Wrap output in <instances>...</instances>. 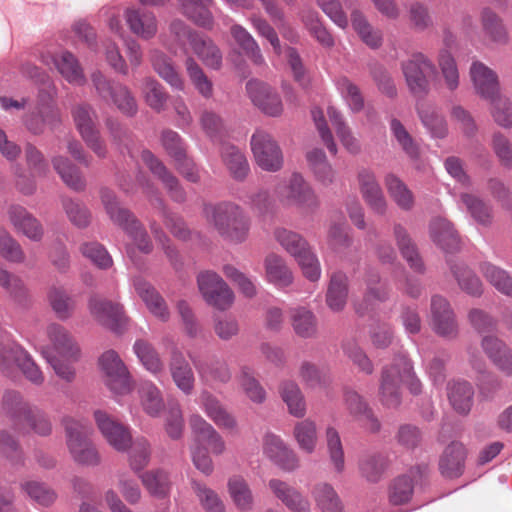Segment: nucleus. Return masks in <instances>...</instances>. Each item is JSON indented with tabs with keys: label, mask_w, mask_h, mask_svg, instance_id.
I'll list each match as a JSON object with an SVG mask.
<instances>
[{
	"label": "nucleus",
	"mask_w": 512,
	"mask_h": 512,
	"mask_svg": "<svg viewBox=\"0 0 512 512\" xmlns=\"http://www.w3.org/2000/svg\"><path fill=\"white\" fill-rule=\"evenodd\" d=\"M203 215L225 241L240 244L248 238L250 219L239 205L232 202L207 204L203 208Z\"/></svg>",
	"instance_id": "f257e3e1"
},
{
	"label": "nucleus",
	"mask_w": 512,
	"mask_h": 512,
	"mask_svg": "<svg viewBox=\"0 0 512 512\" xmlns=\"http://www.w3.org/2000/svg\"><path fill=\"white\" fill-rule=\"evenodd\" d=\"M3 409L19 432H33L39 436H48L52 432L48 415L39 407L26 402L17 391L8 390L4 393Z\"/></svg>",
	"instance_id": "f03ea898"
},
{
	"label": "nucleus",
	"mask_w": 512,
	"mask_h": 512,
	"mask_svg": "<svg viewBox=\"0 0 512 512\" xmlns=\"http://www.w3.org/2000/svg\"><path fill=\"white\" fill-rule=\"evenodd\" d=\"M404 383L413 394L422 391L421 381L416 376L411 361L401 356L392 365L384 367L380 382V400L388 408H395L401 402L400 384Z\"/></svg>",
	"instance_id": "7ed1b4c3"
},
{
	"label": "nucleus",
	"mask_w": 512,
	"mask_h": 512,
	"mask_svg": "<svg viewBox=\"0 0 512 512\" xmlns=\"http://www.w3.org/2000/svg\"><path fill=\"white\" fill-rule=\"evenodd\" d=\"M100 197L110 220L126 232L140 252L144 254L151 253L153 245L150 237L133 212L122 207L115 193L107 188L101 189Z\"/></svg>",
	"instance_id": "20e7f679"
},
{
	"label": "nucleus",
	"mask_w": 512,
	"mask_h": 512,
	"mask_svg": "<svg viewBox=\"0 0 512 512\" xmlns=\"http://www.w3.org/2000/svg\"><path fill=\"white\" fill-rule=\"evenodd\" d=\"M65 429L66 445L72 459L83 466H97L101 456L89 439L92 432L88 424L72 417H63L61 421Z\"/></svg>",
	"instance_id": "39448f33"
},
{
	"label": "nucleus",
	"mask_w": 512,
	"mask_h": 512,
	"mask_svg": "<svg viewBox=\"0 0 512 512\" xmlns=\"http://www.w3.org/2000/svg\"><path fill=\"white\" fill-rule=\"evenodd\" d=\"M16 363L25 378L36 386L44 383L45 377L31 355L20 345L9 339L8 336L0 338V368L7 370Z\"/></svg>",
	"instance_id": "423d86ee"
},
{
	"label": "nucleus",
	"mask_w": 512,
	"mask_h": 512,
	"mask_svg": "<svg viewBox=\"0 0 512 512\" xmlns=\"http://www.w3.org/2000/svg\"><path fill=\"white\" fill-rule=\"evenodd\" d=\"M278 195L284 204L295 206L306 214L315 212L320 205L315 190L299 173L292 174L287 183L279 187Z\"/></svg>",
	"instance_id": "0eeeda50"
},
{
	"label": "nucleus",
	"mask_w": 512,
	"mask_h": 512,
	"mask_svg": "<svg viewBox=\"0 0 512 512\" xmlns=\"http://www.w3.org/2000/svg\"><path fill=\"white\" fill-rule=\"evenodd\" d=\"M197 286L202 298L209 306L225 311L234 303V292L214 271L200 272L197 276Z\"/></svg>",
	"instance_id": "6e6552de"
},
{
	"label": "nucleus",
	"mask_w": 512,
	"mask_h": 512,
	"mask_svg": "<svg viewBox=\"0 0 512 512\" xmlns=\"http://www.w3.org/2000/svg\"><path fill=\"white\" fill-rule=\"evenodd\" d=\"M402 71L409 90L422 96L429 92L428 77L436 74V66L425 54L417 52L402 63Z\"/></svg>",
	"instance_id": "1a4fd4ad"
},
{
	"label": "nucleus",
	"mask_w": 512,
	"mask_h": 512,
	"mask_svg": "<svg viewBox=\"0 0 512 512\" xmlns=\"http://www.w3.org/2000/svg\"><path fill=\"white\" fill-rule=\"evenodd\" d=\"M91 80L97 94L103 100H111L122 113L128 116H133L137 112L136 101L126 86L109 81L100 71L93 72Z\"/></svg>",
	"instance_id": "9d476101"
},
{
	"label": "nucleus",
	"mask_w": 512,
	"mask_h": 512,
	"mask_svg": "<svg viewBox=\"0 0 512 512\" xmlns=\"http://www.w3.org/2000/svg\"><path fill=\"white\" fill-rule=\"evenodd\" d=\"M137 181L142 187L143 193L146 195L150 204L158 210L160 216L163 218L164 223L169 231L177 238L186 240L190 231L186 227L183 219L170 211H168L163 199L161 198L158 189L155 185L146 178L142 173L137 176Z\"/></svg>",
	"instance_id": "9b49d317"
},
{
	"label": "nucleus",
	"mask_w": 512,
	"mask_h": 512,
	"mask_svg": "<svg viewBox=\"0 0 512 512\" xmlns=\"http://www.w3.org/2000/svg\"><path fill=\"white\" fill-rule=\"evenodd\" d=\"M251 149L256 163L263 170L276 172L282 168L281 149L268 133L256 131L251 138Z\"/></svg>",
	"instance_id": "f8f14e48"
},
{
	"label": "nucleus",
	"mask_w": 512,
	"mask_h": 512,
	"mask_svg": "<svg viewBox=\"0 0 512 512\" xmlns=\"http://www.w3.org/2000/svg\"><path fill=\"white\" fill-rule=\"evenodd\" d=\"M76 127L87 146L100 158L106 157L107 149L96 129V114L90 106L78 105L73 109Z\"/></svg>",
	"instance_id": "ddd939ff"
},
{
	"label": "nucleus",
	"mask_w": 512,
	"mask_h": 512,
	"mask_svg": "<svg viewBox=\"0 0 512 512\" xmlns=\"http://www.w3.org/2000/svg\"><path fill=\"white\" fill-rule=\"evenodd\" d=\"M99 365L105 374L106 385L111 391L124 394L130 390L129 372L115 351L104 352L99 358Z\"/></svg>",
	"instance_id": "4468645a"
},
{
	"label": "nucleus",
	"mask_w": 512,
	"mask_h": 512,
	"mask_svg": "<svg viewBox=\"0 0 512 512\" xmlns=\"http://www.w3.org/2000/svg\"><path fill=\"white\" fill-rule=\"evenodd\" d=\"M88 308L91 316L102 326L119 331L127 323V317L119 303L93 296L89 299Z\"/></svg>",
	"instance_id": "2eb2a0df"
},
{
	"label": "nucleus",
	"mask_w": 512,
	"mask_h": 512,
	"mask_svg": "<svg viewBox=\"0 0 512 512\" xmlns=\"http://www.w3.org/2000/svg\"><path fill=\"white\" fill-rule=\"evenodd\" d=\"M430 321L433 331L441 337L453 339L458 335V324L449 301L434 295L431 299Z\"/></svg>",
	"instance_id": "dca6fc26"
},
{
	"label": "nucleus",
	"mask_w": 512,
	"mask_h": 512,
	"mask_svg": "<svg viewBox=\"0 0 512 512\" xmlns=\"http://www.w3.org/2000/svg\"><path fill=\"white\" fill-rule=\"evenodd\" d=\"M94 419L104 439L115 450L124 452L131 446L132 436L126 426L102 410L94 412Z\"/></svg>",
	"instance_id": "f3484780"
},
{
	"label": "nucleus",
	"mask_w": 512,
	"mask_h": 512,
	"mask_svg": "<svg viewBox=\"0 0 512 512\" xmlns=\"http://www.w3.org/2000/svg\"><path fill=\"white\" fill-rule=\"evenodd\" d=\"M263 453L275 465L284 471H294L299 467V458L285 441L274 433H266L263 437Z\"/></svg>",
	"instance_id": "a211bd4d"
},
{
	"label": "nucleus",
	"mask_w": 512,
	"mask_h": 512,
	"mask_svg": "<svg viewBox=\"0 0 512 512\" xmlns=\"http://www.w3.org/2000/svg\"><path fill=\"white\" fill-rule=\"evenodd\" d=\"M246 90L253 104L264 114L278 117L283 112V103L279 94L268 84L258 80H250Z\"/></svg>",
	"instance_id": "6ab92c4d"
},
{
	"label": "nucleus",
	"mask_w": 512,
	"mask_h": 512,
	"mask_svg": "<svg viewBox=\"0 0 512 512\" xmlns=\"http://www.w3.org/2000/svg\"><path fill=\"white\" fill-rule=\"evenodd\" d=\"M357 181L362 198L368 207L374 213L384 215L388 203L375 173L370 169L362 168L357 173Z\"/></svg>",
	"instance_id": "aec40b11"
},
{
	"label": "nucleus",
	"mask_w": 512,
	"mask_h": 512,
	"mask_svg": "<svg viewBox=\"0 0 512 512\" xmlns=\"http://www.w3.org/2000/svg\"><path fill=\"white\" fill-rule=\"evenodd\" d=\"M200 408L206 416L221 429L236 431L238 423L235 416L230 413L221 401L210 391L204 389L198 397Z\"/></svg>",
	"instance_id": "412c9836"
},
{
	"label": "nucleus",
	"mask_w": 512,
	"mask_h": 512,
	"mask_svg": "<svg viewBox=\"0 0 512 512\" xmlns=\"http://www.w3.org/2000/svg\"><path fill=\"white\" fill-rule=\"evenodd\" d=\"M469 75L475 92L489 101L500 94V86L496 72L480 61H473Z\"/></svg>",
	"instance_id": "4be33fe9"
},
{
	"label": "nucleus",
	"mask_w": 512,
	"mask_h": 512,
	"mask_svg": "<svg viewBox=\"0 0 512 512\" xmlns=\"http://www.w3.org/2000/svg\"><path fill=\"white\" fill-rule=\"evenodd\" d=\"M141 159L150 172L162 182L172 200L179 203L185 200V192L179 185L177 178L167 169L161 160L149 150H143L141 152Z\"/></svg>",
	"instance_id": "5701e85b"
},
{
	"label": "nucleus",
	"mask_w": 512,
	"mask_h": 512,
	"mask_svg": "<svg viewBox=\"0 0 512 512\" xmlns=\"http://www.w3.org/2000/svg\"><path fill=\"white\" fill-rule=\"evenodd\" d=\"M123 18L130 32L141 39L149 40L157 34L158 21L151 11L128 7L123 12Z\"/></svg>",
	"instance_id": "b1692460"
},
{
	"label": "nucleus",
	"mask_w": 512,
	"mask_h": 512,
	"mask_svg": "<svg viewBox=\"0 0 512 512\" xmlns=\"http://www.w3.org/2000/svg\"><path fill=\"white\" fill-rule=\"evenodd\" d=\"M481 347L497 370L512 377V349L502 339L494 335L483 336Z\"/></svg>",
	"instance_id": "393cba45"
},
{
	"label": "nucleus",
	"mask_w": 512,
	"mask_h": 512,
	"mask_svg": "<svg viewBox=\"0 0 512 512\" xmlns=\"http://www.w3.org/2000/svg\"><path fill=\"white\" fill-rule=\"evenodd\" d=\"M133 286L137 295L153 316L162 322H167L170 319L171 314L167 303L153 285L141 277H135Z\"/></svg>",
	"instance_id": "a878e982"
},
{
	"label": "nucleus",
	"mask_w": 512,
	"mask_h": 512,
	"mask_svg": "<svg viewBox=\"0 0 512 512\" xmlns=\"http://www.w3.org/2000/svg\"><path fill=\"white\" fill-rule=\"evenodd\" d=\"M268 487L291 512H310L311 505L308 498L289 483L273 478L269 480Z\"/></svg>",
	"instance_id": "bb28decb"
},
{
	"label": "nucleus",
	"mask_w": 512,
	"mask_h": 512,
	"mask_svg": "<svg viewBox=\"0 0 512 512\" xmlns=\"http://www.w3.org/2000/svg\"><path fill=\"white\" fill-rule=\"evenodd\" d=\"M169 372L175 386L185 395H191L195 389V374L183 353L175 348L171 352Z\"/></svg>",
	"instance_id": "cd10ccee"
},
{
	"label": "nucleus",
	"mask_w": 512,
	"mask_h": 512,
	"mask_svg": "<svg viewBox=\"0 0 512 512\" xmlns=\"http://www.w3.org/2000/svg\"><path fill=\"white\" fill-rule=\"evenodd\" d=\"M47 337L56 356L67 357L73 361L80 358V348L70 332L63 326L52 323L47 326Z\"/></svg>",
	"instance_id": "c85d7f7f"
},
{
	"label": "nucleus",
	"mask_w": 512,
	"mask_h": 512,
	"mask_svg": "<svg viewBox=\"0 0 512 512\" xmlns=\"http://www.w3.org/2000/svg\"><path fill=\"white\" fill-rule=\"evenodd\" d=\"M429 236L435 245L445 252H454L459 248L458 233L446 218L438 216L431 219Z\"/></svg>",
	"instance_id": "c756f323"
},
{
	"label": "nucleus",
	"mask_w": 512,
	"mask_h": 512,
	"mask_svg": "<svg viewBox=\"0 0 512 512\" xmlns=\"http://www.w3.org/2000/svg\"><path fill=\"white\" fill-rule=\"evenodd\" d=\"M43 62L53 63L58 72L71 84L83 85L86 78L77 58L69 51H61L55 55L44 56Z\"/></svg>",
	"instance_id": "7c9ffc66"
},
{
	"label": "nucleus",
	"mask_w": 512,
	"mask_h": 512,
	"mask_svg": "<svg viewBox=\"0 0 512 512\" xmlns=\"http://www.w3.org/2000/svg\"><path fill=\"white\" fill-rule=\"evenodd\" d=\"M264 277L267 282L277 288H286L292 285L294 274L286 260L274 252L266 255L264 258Z\"/></svg>",
	"instance_id": "2f4dec72"
},
{
	"label": "nucleus",
	"mask_w": 512,
	"mask_h": 512,
	"mask_svg": "<svg viewBox=\"0 0 512 512\" xmlns=\"http://www.w3.org/2000/svg\"><path fill=\"white\" fill-rule=\"evenodd\" d=\"M466 449L461 442L452 441L443 450L439 459V470L446 478H457L464 471Z\"/></svg>",
	"instance_id": "473e14b6"
},
{
	"label": "nucleus",
	"mask_w": 512,
	"mask_h": 512,
	"mask_svg": "<svg viewBox=\"0 0 512 512\" xmlns=\"http://www.w3.org/2000/svg\"><path fill=\"white\" fill-rule=\"evenodd\" d=\"M308 166L315 180L324 187L332 186L338 179V173L328 161L325 152L319 148H313L306 153Z\"/></svg>",
	"instance_id": "72a5a7b5"
},
{
	"label": "nucleus",
	"mask_w": 512,
	"mask_h": 512,
	"mask_svg": "<svg viewBox=\"0 0 512 512\" xmlns=\"http://www.w3.org/2000/svg\"><path fill=\"white\" fill-rule=\"evenodd\" d=\"M8 216L15 229L29 239L39 241L42 238L43 228L40 222L24 207L12 205L8 210Z\"/></svg>",
	"instance_id": "f704fd0d"
},
{
	"label": "nucleus",
	"mask_w": 512,
	"mask_h": 512,
	"mask_svg": "<svg viewBox=\"0 0 512 512\" xmlns=\"http://www.w3.org/2000/svg\"><path fill=\"white\" fill-rule=\"evenodd\" d=\"M447 396L453 410L461 415L470 412L474 401V388L465 380H453L447 385Z\"/></svg>",
	"instance_id": "c9c22d12"
},
{
	"label": "nucleus",
	"mask_w": 512,
	"mask_h": 512,
	"mask_svg": "<svg viewBox=\"0 0 512 512\" xmlns=\"http://www.w3.org/2000/svg\"><path fill=\"white\" fill-rule=\"evenodd\" d=\"M393 235L402 257L407 261L410 268L417 273H423L425 270L424 263L407 229L401 224H395Z\"/></svg>",
	"instance_id": "e433bc0d"
},
{
	"label": "nucleus",
	"mask_w": 512,
	"mask_h": 512,
	"mask_svg": "<svg viewBox=\"0 0 512 512\" xmlns=\"http://www.w3.org/2000/svg\"><path fill=\"white\" fill-rule=\"evenodd\" d=\"M193 364L200 380L205 384H211L213 382L226 384L231 380L232 374L225 361L219 359L203 361L193 360Z\"/></svg>",
	"instance_id": "4c0bfd02"
},
{
	"label": "nucleus",
	"mask_w": 512,
	"mask_h": 512,
	"mask_svg": "<svg viewBox=\"0 0 512 512\" xmlns=\"http://www.w3.org/2000/svg\"><path fill=\"white\" fill-rule=\"evenodd\" d=\"M294 333L303 339L315 338L318 334V320L306 307H295L289 313Z\"/></svg>",
	"instance_id": "58836bf2"
},
{
	"label": "nucleus",
	"mask_w": 512,
	"mask_h": 512,
	"mask_svg": "<svg viewBox=\"0 0 512 512\" xmlns=\"http://www.w3.org/2000/svg\"><path fill=\"white\" fill-rule=\"evenodd\" d=\"M327 115L343 147L353 155L360 153L361 144L345 122L343 114L334 106L327 108Z\"/></svg>",
	"instance_id": "ea45409f"
},
{
	"label": "nucleus",
	"mask_w": 512,
	"mask_h": 512,
	"mask_svg": "<svg viewBox=\"0 0 512 512\" xmlns=\"http://www.w3.org/2000/svg\"><path fill=\"white\" fill-rule=\"evenodd\" d=\"M348 298V277L341 271L334 272L330 277L326 293V304L334 312L344 309Z\"/></svg>",
	"instance_id": "a19ab883"
},
{
	"label": "nucleus",
	"mask_w": 512,
	"mask_h": 512,
	"mask_svg": "<svg viewBox=\"0 0 512 512\" xmlns=\"http://www.w3.org/2000/svg\"><path fill=\"white\" fill-rule=\"evenodd\" d=\"M460 203L477 224L484 227L492 225L494 215L492 206L489 203L471 193H461Z\"/></svg>",
	"instance_id": "79ce46f5"
},
{
	"label": "nucleus",
	"mask_w": 512,
	"mask_h": 512,
	"mask_svg": "<svg viewBox=\"0 0 512 512\" xmlns=\"http://www.w3.org/2000/svg\"><path fill=\"white\" fill-rule=\"evenodd\" d=\"M279 393L290 415L303 418L307 413L305 397L297 383L286 380L280 384Z\"/></svg>",
	"instance_id": "37998d69"
},
{
	"label": "nucleus",
	"mask_w": 512,
	"mask_h": 512,
	"mask_svg": "<svg viewBox=\"0 0 512 512\" xmlns=\"http://www.w3.org/2000/svg\"><path fill=\"white\" fill-rule=\"evenodd\" d=\"M384 183L390 198L403 211H410L415 205V197L408 186L395 174L388 173Z\"/></svg>",
	"instance_id": "c03bdc74"
},
{
	"label": "nucleus",
	"mask_w": 512,
	"mask_h": 512,
	"mask_svg": "<svg viewBox=\"0 0 512 512\" xmlns=\"http://www.w3.org/2000/svg\"><path fill=\"white\" fill-rule=\"evenodd\" d=\"M292 435L302 452L313 454L316 451L318 432L315 421L310 418L297 421L293 426Z\"/></svg>",
	"instance_id": "a18cd8bd"
},
{
	"label": "nucleus",
	"mask_w": 512,
	"mask_h": 512,
	"mask_svg": "<svg viewBox=\"0 0 512 512\" xmlns=\"http://www.w3.org/2000/svg\"><path fill=\"white\" fill-rule=\"evenodd\" d=\"M221 158L232 177L243 180L249 173V163L244 153L234 145L224 144L221 148Z\"/></svg>",
	"instance_id": "49530a36"
},
{
	"label": "nucleus",
	"mask_w": 512,
	"mask_h": 512,
	"mask_svg": "<svg viewBox=\"0 0 512 512\" xmlns=\"http://www.w3.org/2000/svg\"><path fill=\"white\" fill-rule=\"evenodd\" d=\"M182 13L196 25L211 28L213 16L209 11L212 0H178Z\"/></svg>",
	"instance_id": "de8ad7c7"
},
{
	"label": "nucleus",
	"mask_w": 512,
	"mask_h": 512,
	"mask_svg": "<svg viewBox=\"0 0 512 512\" xmlns=\"http://www.w3.org/2000/svg\"><path fill=\"white\" fill-rule=\"evenodd\" d=\"M138 393L143 410L152 417H158L165 407L160 389L151 381H142Z\"/></svg>",
	"instance_id": "09e8293b"
},
{
	"label": "nucleus",
	"mask_w": 512,
	"mask_h": 512,
	"mask_svg": "<svg viewBox=\"0 0 512 512\" xmlns=\"http://www.w3.org/2000/svg\"><path fill=\"white\" fill-rule=\"evenodd\" d=\"M387 467V457L379 452L367 453L359 461L361 476L371 483L378 482L384 475Z\"/></svg>",
	"instance_id": "8fccbe9b"
},
{
	"label": "nucleus",
	"mask_w": 512,
	"mask_h": 512,
	"mask_svg": "<svg viewBox=\"0 0 512 512\" xmlns=\"http://www.w3.org/2000/svg\"><path fill=\"white\" fill-rule=\"evenodd\" d=\"M460 289L473 297H480L483 293V284L476 273L462 262L451 265Z\"/></svg>",
	"instance_id": "3c124183"
},
{
	"label": "nucleus",
	"mask_w": 512,
	"mask_h": 512,
	"mask_svg": "<svg viewBox=\"0 0 512 512\" xmlns=\"http://www.w3.org/2000/svg\"><path fill=\"white\" fill-rule=\"evenodd\" d=\"M190 45L194 53L206 66L212 69L220 68L222 64V54L212 40L198 35L191 38Z\"/></svg>",
	"instance_id": "603ef678"
},
{
	"label": "nucleus",
	"mask_w": 512,
	"mask_h": 512,
	"mask_svg": "<svg viewBox=\"0 0 512 512\" xmlns=\"http://www.w3.org/2000/svg\"><path fill=\"white\" fill-rule=\"evenodd\" d=\"M418 115L422 124L433 138H444L447 136V122L436 107L422 104L418 107Z\"/></svg>",
	"instance_id": "864d4df0"
},
{
	"label": "nucleus",
	"mask_w": 512,
	"mask_h": 512,
	"mask_svg": "<svg viewBox=\"0 0 512 512\" xmlns=\"http://www.w3.org/2000/svg\"><path fill=\"white\" fill-rule=\"evenodd\" d=\"M335 86L342 100L352 113H359L364 109V96L354 82L342 76L335 80Z\"/></svg>",
	"instance_id": "5fc2aeb1"
},
{
	"label": "nucleus",
	"mask_w": 512,
	"mask_h": 512,
	"mask_svg": "<svg viewBox=\"0 0 512 512\" xmlns=\"http://www.w3.org/2000/svg\"><path fill=\"white\" fill-rule=\"evenodd\" d=\"M227 488L233 503L238 509L242 511L252 509L254 502L253 494L244 477L240 475L231 476L228 479Z\"/></svg>",
	"instance_id": "6e6d98bb"
},
{
	"label": "nucleus",
	"mask_w": 512,
	"mask_h": 512,
	"mask_svg": "<svg viewBox=\"0 0 512 512\" xmlns=\"http://www.w3.org/2000/svg\"><path fill=\"white\" fill-rule=\"evenodd\" d=\"M133 350L147 371L155 376L164 373V363L151 343L139 339L134 343Z\"/></svg>",
	"instance_id": "4d7b16f0"
},
{
	"label": "nucleus",
	"mask_w": 512,
	"mask_h": 512,
	"mask_svg": "<svg viewBox=\"0 0 512 512\" xmlns=\"http://www.w3.org/2000/svg\"><path fill=\"white\" fill-rule=\"evenodd\" d=\"M483 277L499 293L512 298V276L501 267L492 263L484 262L480 266Z\"/></svg>",
	"instance_id": "13d9d810"
},
{
	"label": "nucleus",
	"mask_w": 512,
	"mask_h": 512,
	"mask_svg": "<svg viewBox=\"0 0 512 512\" xmlns=\"http://www.w3.org/2000/svg\"><path fill=\"white\" fill-rule=\"evenodd\" d=\"M351 23L360 39L371 49H378L382 45L383 37L380 30L374 29L366 17L354 10L351 13Z\"/></svg>",
	"instance_id": "bf43d9fd"
},
{
	"label": "nucleus",
	"mask_w": 512,
	"mask_h": 512,
	"mask_svg": "<svg viewBox=\"0 0 512 512\" xmlns=\"http://www.w3.org/2000/svg\"><path fill=\"white\" fill-rule=\"evenodd\" d=\"M54 170L61 177L63 182L75 191H81L85 188V180L79 169L63 156L52 158Z\"/></svg>",
	"instance_id": "052dcab7"
},
{
	"label": "nucleus",
	"mask_w": 512,
	"mask_h": 512,
	"mask_svg": "<svg viewBox=\"0 0 512 512\" xmlns=\"http://www.w3.org/2000/svg\"><path fill=\"white\" fill-rule=\"evenodd\" d=\"M152 65L158 75L172 88L183 90L184 81L175 70L170 59L160 51H154L151 56Z\"/></svg>",
	"instance_id": "680f3d73"
},
{
	"label": "nucleus",
	"mask_w": 512,
	"mask_h": 512,
	"mask_svg": "<svg viewBox=\"0 0 512 512\" xmlns=\"http://www.w3.org/2000/svg\"><path fill=\"white\" fill-rule=\"evenodd\" d=\"M231 35L254 64H264V57L258 43L244 27L237 24L233 25L231 27Z\"/></svg>",
	"instance_id": "e2e57ef3"
},
{
	"label": "nucleus",
	"mask_w": 512,
	"mask_h": 512,
	"mask_svg": "<svg viewBox=\"0 0 512 512\" xmlns=\"http://www.w3.org/2000/svg\"><path fill=\"white\" fill-rule=\"evenodd\" d=\"M325 441L331 465L337 473H342L345 468V456L341 437L336 428H326Z\"/></svg>",
	"instance_id": "0e129e2a"
},
{
	"label": "nucleus",
	"mask_w": 512,
	"mask_h": 512,
	"mask_svg": "<svg viewBox=\"0 0 512 512\" xmlns=\"http://www.w3.org/2000/svg\"><path fill=\"white\" fill-rule=\"evenodd\" d=\"M481 22L485 36L496 44H505L508 34L498 15L489 8L481 12Z\"/></svg>",
	"instance_id": "69168bd1"
},
{
	"label": "nucleus",
	"mask_w": 512,
	"mask_h": 512,
	"mask_svg": "<svg viewBox=\"0 0 512 512\" xmlns=\"http://www.w3.org/2000/svg\"><path fill=\"white\" fill-rule=\"evenodd\" d=\"M312 495L322 512H342L340 498L330 484L318 483L313 488Z\"/></svg>",
	"instance_id": "338daca9"
},
{
	"label": "nucleus",
	"mask_w": 512,
	"mask_h": 512,
	"mask_svg": "<svg viewBox=\"0 0 512 512\" xmlns=\"http://www.w3.org/2000/svg\"><path fill=\"white\" fill-rule=\"evenodd\" d=\"M390 131L398 146L411 159L417 160L420 155L419 145L405 128V126L396 118L390 121Z\"/></svg>",
	"instance_id": "774afa93"
}]
</instances>
